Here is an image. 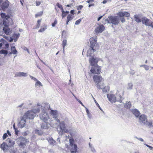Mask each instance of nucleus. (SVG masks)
<instances>
[{"label": "nucleus", "instance_id": "50", "mask_svg": "<svg viewBox=\"0 0 153 153\" xmlns=\"http://www.w3.org/2000/svg\"><path fill=\"white\" fill-rule=\"evenodd\" d=\"M10 153H16V151L14 149H12L10 151Z\"/></svg>", "mask_w": 153, "mask_h": 153}, {"label": "nucleus", "instance_id": "47", "mask_svg": "<svg viewBox=\"0 0 153 153\" xmlns=\"http://www.w3.org/2000/svg\"><path fill=\"white\" fill-rule=\"evenodd\" d=\"M92 98L95 102V103H96V105H97V106L98 107H100V105H99V104H98V103L96 101V100L95 99L94 97L93 96H92Z\"/></svg>", "mask_w": 153, "mask_h": 153}, {"label": "nucleus", "instance_id": "28", "mask_svg": "<svg viewBox=\"0 0 153 153\" xmlns=\"http://www.w3.org/2000/svg\"><path fill=\"white\" fill-rule=\"evenodd\" d=\"M47 29V25H43V27L41 28L38 31L39 32H43Z\"/></svg>", "mask_w": 153, "mask_h": 153}, {"label": "nucleus", "instance_id": "64", "mask_svg": "<svg viewBox=\"0 0 153 153\" xmlns=\"http://www.w3.org/2000/svg\"><path fill=\"white\" fill-rule=\"evenodd\" d=\"M149 26H151L153 28V23L152 22H151V25H150Z\"/></svg>", "mask_w": 153, "mask_h": 153}, {"label": "nucleus", "instance_id": "26", "mask_svg": "<svg viewBox=\"0 0 153 153\" xmlns=\"http://www.w3.org/2000/svg\"><path fill=\"white\" fill-rule=\"evenodd\" d=\"M73 18V16L72 15H71V14H69L67 16V21H66V24L67 25L68 24V22L71 20Z\"/></svg>", "mask_w": 153, "mask_h": 153}, {"label": "nucleus", "instance_id": "58", "mask_svg": "<svg viewBox=\"0 0 153 153\" xmlns=\"http://www.w3.org/2000/svg\"><path fill=\"white\" fill-rule=\"evenodd\" d=\"M31 78H32V79H33L35 81H36V82L38 81V80L37 79H36V78H34L33 77V76H31Z\"/></svg>", "mask_w": 153, "mask_h": 153}, {"label": "nucleus", "instance_id": "23", "mask_svg": "<svg viewBox=\"0 0 153 153\" xmlns=\"http://www.w3.org/2000/svg\"><path fill=\"white\" fill-rule=\"evenodd\" d=\"M9 6V1H6L2 3V7L3 9H5L8 7Z\"/></svg>", "mask_w": 153, "mask_h": 153}, {"label": "nucleus", "instance_id": "46", "mask_svg": "<svg viewBox=\"0 0 153 153\" xmlns=\"http://www.w3.org/2000/svg\"><path fill=\"white\" fill-rule=\"evenodd\" d=\"M56 5L60 9L63 7L62 5L59 4L58 2L56 3Z\"/></svg>", "mask_w": 153, "mask_h": 153}, {"label": "nucleus", "instance_id": "62", "mask_svg": "<svg viewBox=\"0 0 153 153\" xmlns=\"http://www.w3.org/2000/svg\"><path fill=\"white\" fill-rule=\"evenodd\" d=\"M102 16H101L100 17H99L98 18L97 21H100L101 19L102 18Z\"/></svg>", "mask_w": 153, "mask_h": 153}, {"label": "nucleus", "instance_id": "57", "mask_svg": "<svg viewBox=\"0 0 153 153\" xmlns=\"http://www.w3.org/2000/svg\"><path fill=\"white\" fill-rule=\"evenodd\" d=\"M85 108L86 109V112L87 114L88 113H90L88 109L86 107H85Z\"/></svg>", "mask_w": 153, "mask_h": 153}, {"label": "nucleus", "instance_id": "22", "mask_svg": "<svg viewBox=\"0 0 153 153\" xmlns=\"http://www.w3.org/2000/svg\"><path fill=\"white\" fill-rule=\"evenodd\" d=\"M132 112L137 118H138L139 116L140 113L136 109H133L132 110Z\"/></svg>", "mask_w": 153, "mask_h": 153}, {"label": "nucleus", "instance_id": "33", "mask_svg": "<svg viewBox=\"0 0 153 153\" xmlns=\"http://www.w3.org/2000/svg\"><path fill=\"white\" fill-rule=\"evenodd\" d=\"M35 134H38L39 135H41L42 134V132L39 130L36 129L34 131Z\"/></svg>", "mask_w": 153, "mask_h": 153}, {"label": "nucleus", "instance_id": "53", "mask_svg": "<svg viewBox=\"0 0 153 153\" xmlns=\"http://www.w3.org/2000/svg\"><path fill=\"white\" fill-rule=\"evenodd\" d=\"M94 1V0H89L86 1V2L88 3H90V2H93Z\"/></svg>", "mask_w": 153, "mask_h": 153}, {"label": "nucleus", "instance_id": "13", "mask_svg": "<svg viewBox=\"0 0 153 153\" xmlns=\"http://www.w3.org/2000/svg\"><path fill=\"white\" fill-rule=\"evenodd\" d=\"M26 119L23 116L21 118L19 123L18 124L19 127L21 128L24 127L25 125L26 122Z\"/></svg>", "mask_w": 153, "mask_h": 153}, {"label": "nucleus", "instance_id": "60", "mask_svg": "<svg viewBox=\"0 0 153 153\" xmlns=\"http://www.w3.org/2000/svg\"><path fill=\"white\" fill-rule=\"evenodd\" d=\"M57 141H58L59 143H60V138L59 137H58L57 138Z\"/></svg>", "mask_w": 153, "mask_h": 153}, {"label": "nucleus", "instance_id": "2", "mask_svg": "<svg viewBox=\"0 0 153 153\" xmlns=\"http://www.w3.org/2000/svg\"><path fill=\"white\" fill-rule=\"evenodd\" d=\"M89 61L91 65L93 67L95 65V67L97 69V71H95V68H91L90 70L91 73L92 74H100L101 70V67L99 66L97 64V63L99 61L98 58L92 56L89 58Z\"/></svg>", "mask_w": 153, "mask_h": 153}, {"label": "nucleus", "instance_id": "4", "mask_svg": "<svg viewBox=\"0 0 153 153\" xmlns=\"http://www.w3.org/2000/svg\"><path fill=\"white\" fill-rule=\"evenodd\" d=\"M97 41V37H92L90 39V48L87 53V56H91L92 54L96 51L94 47Z\"/></svg>", "mask_w": 153, "mask_h": 153}, {"label": "nucleus", "instance_id": "24", "mask_svg": "<svg viewBox=\"0 0 153 153\" xmlns=\"http://www.w3.org/2000/svg\"><path fill=\"white\" fill-rule=\"evenodd\" d=\"M70 134L72 136V133L71 132L70 133ZM69 141L70 143V144L71 146L73 145L74 144V140L73 138V137L71 136V137L69 139Z\"/></svg>", "mask_w": 153, "mask_h": 153}, {"label": "nucleus", "instance_id": "11", "mask_svg": "<svg viewBox=\"0 0 153 153\" xmlns=\"http://www.w3.org/2000/svg\"><path fill=\"white\" fill-rule=\"evenodd\" d=\"M50 113L51 115L53 116V118L57 122H59V120L57 118L58 115L57 114V111L56 110H51Z\"/></svg>", "mask_w": 153, "mask_h": 153}, {"label": "nucleus", "instance_id": "63", "mask_svg": "<svg viewBox=\"0 0 153 153\" xmlns=\"http://www.w3.org/2000/svg\"><path fill=\"white\" fill-rule=\"evenodd\" d=\"M15 131L16 134H18V131L17 130V129H15Z\"/></svg>", "mask_w": 153, "mask_h": 153}, {"label": "nucleus", "instance_id": "9", "mask_svg": "<svg viewBox=\"0 0 153 153\" xmlns=\"http://www.w3.org/2000/svg\"><path fill=\"white\" fill-rule=\"evenodd\" d=\"M59 127L60 130L59 132L61 135H62L63 132L67 133L68 132V130L66 128V125L65 122L63 121H61L59 123Z\"/></svg>", "mask_w": 153, "mask_h": 153}, {"label": "nucleus", "instance_id": "36", "mask_svg": "<svg viewBox=\"0 0 153 153\" xmlns=\"http://www.w3.org/2000/svg\"><path fill=\"white\" fill-rule=\"evenodd\" d=\"M18 76H27V74L24 72H20L18 74Z\"/></svg>", "mask_w": 153, "mask_h": 153}, {"label": "nucleus", "instance_id": "15", "mask_svg": "<svg viewBox=\"0 0 153 153\" xmlns=\"http://www.w3.org/2000/svg\"><path fill=\"white\" fill-rule=\"evenodd\" d=\"M142 22L146 25L149 26L151 25V22L146 18H143L142 19Z\"/></svg>", "mask_w": 153, "mask_h": 153}, {"label": "nucleus", "instance_id": "1", "mask_svg": "<svg viewBox=\"0 0 153 153\" xmlns=\"http://www.w3.org/2000/svg\"><path fill=\"white\" fill-rule=\"evenodd\" d=\"M1 16L2 18L5 19L3 22L4 25L3 30L5 34L9 35L11 33V30L9 27L10 25V20L11 21L12 20L10 18V16L9 15H6L5 13H1Z\"/></svg>", "mask_w": 153, "mask_h": 153}, {"label": "nucleus", "instance_id": "12", "mask_svg": "<svg viewBox=\"0 0 153 153\" xmlns=\"http://www.w3.org/2000/svg\"><path fill=\"white\" fill-rule=\"evenodd\" d=\"M105 29V27L102 25H100L96 28L95 31L97 33H101Z\"/></svg>", "mask_w": 153, "mask_h": 153}, {"label": "nucleus", "instance_id": "44", "mask_svg": "<svg viewBox=\"0 0 153 153\" xmlns=\"http://www.w3.org/2000/svg\"><path fill=\"white\" fill-rule=\"evenodd\" d=\"M83 7V6L82 5H79L77 7V10H79L82 9Z\"/></svg>", "mask_w": 153, "mask_h": 153}, {"label": "nucleus", "instance_id": "56", "mask_svg": "<svg viewBox=\"0 0 153 153\" xmlns=\"http://www.w3.org/2000/svg\"><path fill=\"white\" fill-rule=\"evenodd\" d=\"M66 33V31L64 30L62 31V36L64 34Z\"/></svg>", "mask_w": 153, "mask_h": 153}, {"label": "nucleus", "instance_id": "52", "mask_svg": "<svg viewBox=\"0 0 153 153\" xmlns=\"http://www.w3.org/2000/svg\"><path fill=\"white\" fill-rule=\"evenodd\" d=\"M36 5L38 6H39L41 4V2L39 1H36Z\"/></svg>", "mask_w": 153, "mask_h": 153}, {"label": "nucleus", "instance_id": "16", "mask_svg": "<svg viewBox=\"0 0 153 153\" xmlns=\"http://www.w3.org/2000/svg\"><path fill=\"white\" fill-rule=\"evenodd\" d=\"M1 148L4 152L7 151L8 150V148L9 147L8 146L7 143L3 142L0 146Z\"/></svg>", "mask_w": 153, "mask_h": 153}, {"label": "nucleus", "instance_id": "3", "mask_svg": "<svg viewBox=\"0 0 153 153\" xmlns=\"http://www.w3.org/2000/svg\"><path fill=\"white\" fill-rule=\"evenodd\" d=\"M41 107L42 112L39 114V117L41 120L45 122L49 118L46 111L47 110L50 109V105L48 104H43Z\"/></svg>", "mask_w": 153, "mask_h": 153}, {"label": "nucleus", "instance_id": "19", "mask_svg": "<svg viewBox=\"0 0 153 153\" xmlns=\"http://www.w3.org/2000/svg\"><path fill=\"white\" fill-rule=\"evenodd\" d=\"M118 15L120 17H123L125 16L126 17H129L130 16V14L128 12H119L118 13Z\"/></svg>", "mask_w": 153, "mask_h": 153}, {"label": "nucleus", "instance_id": "38", "mask_svg": "<svg viewBox=\"0 0 153 153\" xmlns=\"http://www.w3.org/2000/svg\"><path fill=\"white\" fill-rule=\"evenodd\" d=\"M41 86H42L41 83L38 80L37 81L35 84V86L36 87L37 86H39V87Z\"/></svg>", "mask_w": 153, "mask_h": 153}, {"label": "nucleus", "instance_id": "25", "mask_svg": "<svg viewBox=\"0 0 153 153\" xmlns=\"http://www.w3.org/2000/svg\"><path fill=\"white\" fill-rule=\"evenodd\" d=\"M11 52L10 53V54H16L17 51L16 49L15 46H12L11 48Z\"/></svg>", "mask_w": 153, "mask_h": 153}, {"label": "nucleus", "instance_id": "8", "mask_svg": "<svg viewBox=\"0 0 153 153\" xmlns=\"http://www.w3.org/2000/svg\"><path fill=\"white\" fill-rule=\"evenodd\" d=\"M109 100L111 102H115L116 101L120 102H122L124 98L122 96H117L116 98L115 96H107Z\"/></svg>", "mask_w": 153, "mask_h": 153}, {"label": "nucleus", "instance_id": "49", "mask_svg": "<svg viewBox=\"0 0 153 153\" xmlns=\"http://www.w3.org/2000/svg\"><path fill=\"white\" fill-rule=\"evenodd\" d=\"M29 131H26L25 132H24L22 133V135L23 136H25L27 135Z\"/></svg>", "mask_w": 153, "mask_h": 153}, {"label": "nucleus", "instance_id": "18", "mask_svg": "<svg viewBox=\"0 0 153 153\" xmlns=\"http://www.w3.org/2000/svg\"><path fill=\"white\" fill-rule=\"evenodd\" d=\"M51 126V124L48 122H45V123L41 124V127L42 128L47 129Z\"/></svg>", "mask_w": 153, "mask_h": 153}, {"label": "nucleus", "instance_id": "29", "mask_svg": "<svg viewBox=\"0 0 153 153\" xmlns=\"http://www.w3.org/2000/svg\"><path fill=\"white\" fill-rule=\"evenodd\" d=\"M42 19H39L37 21V23L36 25V27L35 28V29H38L39 28L40 26V23L41 22Z\"/></svg>", "mask_w": 153, "mask_h": 153}, {"label": "nucleus", "instance_id": "34", "mask_svg": "<svg viewBox=\"0 0 153 153\" xmlns=\"http://www.w3.org/2000/svg\"><path fill=\"white\" fill-rule=\"evenodd\" d=\"M67 41L66 39H64V40L62 41V47L63 50H64L65 48V46L67 45Z\"/></svg>", "mask_w": 153, "mask_h": 153}, {"label": "nucleus", "instance_id": "20", "mask_svg": "<svg viewBox=\"0 0 153 153\" xmlns=\"http://www.w3.org/2000/svg\"><path fill=\"white\" fill-rule=\"evenodd\" d=\"M49 143L52 146H54L56 144V141L52 137H49L47 138Z\"/></svg>", "mask_w": 153, "mask_h": 153}, {"label": "nucleus", "instance_id": "37", "mask_svg": "<svg viewBox=\"0 0 153 153\" xmlns=\"http://www.w3.org/2000/svg\"><path fill=\"white\" fill-rule=\"evenodd\" d=\"M135 21L137 22H140L141 21V20L140 19L139 17L136 16L135 17Z\"/></svg>", "mask_w": 153, "mask_h": 153}, {"label": "nucleus", "instance_id": "41", "mask_svg": "<svg viewBox=\"0 0 153 153\" xmlns=\"http://www.w3.org/2000/svg\"><path fill=\"white\" fill-rule=\"evenodd\" d=\"M140 66L143 67L146 70H148L149 69V67L146 65H143L141 66Z\"/></svg>", "mask_w": 153, "mask_h": 153}, {"label": "nucleus", "instance_id": "27", "mask_svg": "<svg viewBox=\"0 0 153 153\" xmlns=\"http://www.w3.org/2000/svg\"><path fill=\"white\" fill-rule=\"evenodd\" d=\"M110 90V87L108 86H105L102 89L103 93H106Z\"/></svg>", "mask_w": 153, "mask_h": 153}, {"label": "nucleus", "instance_id": "7", "mask_svg": "<svg viewBox=\"0 0 153 153\" xmlns=\"http://www.w3.org/2000/svg\"><path fill=\"white\" fill-rule=\"evenodd\" d=\"M26 142L27 139L22 137H20L17 139V143L21 148H25Z\"/></svg>", "mask_w": 153, "mask_h": 153}, {"label": "nucleus", "instance_id": "39", "mask_svg": "<svg viewBox=\"0 0 153 153\" xmlns=\"http://www.w3.org/2000/svg\"><path fill=\"white\" fill-rule=\"evenodd\" d=\"M0 53L1 54H7V51L6 50H2L0 51Z\"/></svg>", "mask_w": 153, "mask_h": 153}, {"label": "nucleus", "instance_id": "61", "mask_svg": "<svg viewBox=\"0 0 153 153\" xmlns=\"http://www.w3.org/2000/svg\"><path fill=\"white\" fill-rule=\"evenodd\" d=\"M24 1V0H20V2L22 6H23V2Z\"/></svg>", "mask_w": 153, "mask_h": 153}, {"label": "nucleus", "instance_id": "40", "mask_svg": "<svg viewBox=\"0 0 153 153\" xmlns=\"http://www.w3.org/2000/svg\"><path fill=\"white\" fill-rule=\"evenodd\" d=\"M57 21L56 19H55L54 20V22L52 23L51 25L53 27H54L57 24Z\"/></svg>", "mask_w": 153, "mask_h": 153}, {"label": "nucleus", "instance_id": "59", "mask_svg": "<svg viewBox=\"0 0 153 153\" xmlns=\"http://www.w3.org/2000/svg\"><path fill=\"white\" fill-rule=\"evenodd\" d=\"M75 98L78 101V102L80 103H82V102L80 101L78 99H77L76 97V96H74Z\"/></svg>", "mask_w": 153, "mask_h": 153}, {"label": "nucleus", "instance_id": "43", "mask_svg": "<svg viewBox=\"0 0 153 153\" xmlns=\"http://www.w3.org/2000/svg\"><path fill=\"white\" fill-rule=\"evenodd\" d=\"M144 145H146V146L148 147L150 149V150H152V149H153V147L151 146L146 144V143H144Z\"/></svg>", "mask_w": 153, "mask_h": 153}, {"label": "nucleus", "instance_id": "5", "mask_svg": "<svg viewBox=\"0 0 153 153\" xmlns=\"http://www.w3.org/2000/svg\"><path fill=\"white\" fill-rule=\"evenodd\" d=\"M39 111V108L33 109L31 111H27L24 115V117L26 119H32L34 117L35 114Z\"/></svg>", "mask_w": 153, "mask_h": 153}, {"label": "nucleus", "instance_id": "14", "mask_svg": "<svg viewBox=\"0 0 153 153\" xmlns=\"http://www.w3.org/2000/svg\"><path fill=\"white\" fill-rule=\"evenodd\" d=\"M109 21L111 23L114 25H117L119 23V20L117 16L111 17Z\"/></svg>", "mask_w": 153, "mask_h": 153}, {"label": "nucleus", "instance_id": "32", "mask_svg": "<svg viewBox=\"0 0 153 153\" xmlns=\"http://www.w3.org/2000/svg\"><path fill=\"white\" fill-rule=\"evenodd\" d=\"M131 105V103L130 102H126L125 105V107L126 108H130Z\"/></svg>", "mask_w": 153, "mask_h": 153}, {"label": "nucleus", "instance_id": "6", "mask_svg": "<svg viewBox=\"0 0 153 153\" xmlns=\"http://www.w3.org/2000/svg\"><path fill=\"white\" fill-rule=\"evenodd\" d=\"M94 81L97 84V86L98 88L101 89L104 85V83L102 84V86L99 85V83L104 81V79L101 75H94L93 76Z\"/></svg>", "mask_w": 153, "mask_h": 153}, {"label": "nucleus", "instance_id": "31", "mask_svg": "<svg viewBox=\"0 0 153 153\" xmlns=\"http://www.w3.org/2000/svg\"><path fill=\"white\" fill-rule=\"evenodd\" d=\"M43 14V11H41L40 12H39L36 14L35 15V16L36 18H38L40 17H41L42 16Z\"/></svg>", "mask_w": 153, "mask_h": 153}, {"label": "nucleus", "instance_id": "10", "mask_svg": "<svg viewBox=\"0 0 153 153\" xmlns=\"http://www.w3.org/2000/svg\"><path fill=\"white\" fill-rule=\"evenodd\" d=\"M138 121L140 124H147L148 120L147 117L144 114H142L140 116L138 117Z\"/></svg>", "mask_w": 153, "mask_h": 153}, {"label": "nucleus", "instance_id": "21", "mask_svg": "<svg viewBox=\"0 0 153 153\" xmlns=\"http://www.w3.org/2000/svg\"><path fill=\"white\" fill-rule=\"evenodd\" d=\"M71 153H76L77 150V146L76 144L71 146Z\"/></svg>", "mask_w": 153, "mask_h": 153}, {"label": "nucleus", "instance_id": "54", "mask_svg": "<svg viewBox=\"0 0 153 153\" xmlns=\"http://www.w3.org/2000/svg\"><path fill=\"white\" fill-rule=\"evenodd\" d=\"M87 115H88V117L89 118L91 119V114L90 113H89L87 114Z\"/></svg>", "mask_w": 153, "mask_h": 153}, {"label": "nucleus", "instance_id": "55", "mask_svg": "<svg viewBox=\"0 0 153 153\" xmlns=\"http://www.w3.org/2000/svg\"><path fill=\"white\" fill-rule=\"evenodd\" d=\"M120 21H121V22L123 23L124 22H125V20L124 18H122L121 19Z\"/></svg>", "mask_w": 153, "mask_h": 153}, {"label": "nucleus", "instance_id": "35", "mask_svg": "<svg viewBox=\"0 0 153 153\" xmlns=\"http://www.w3.org/2000/svg\"><path fill=\"white\" fill-rule=\"evenodd\" d=\"M69 13V12L67 11H66L65 12L62 13V18H64L66 16L67 14L68 13Z\"/></svg>", "mask_w": 153, "mask_h": 153}, {"label": "nucleus", "instance_id": "51", "mask_svg": "<svg viewBox=\"0 0 153 153\" xmlns=\"http://www.w3.org/2000/svg\"><path fill=\"white\" fill-rule=\"evenodd\" d=\"M135 138L143 142L144 141L143 139L141 138H138L137 137H136Z\"/></svg>", "mask_w": 153, "mask_h": 153}, {"label": "nucleus", "instance_id": "48", "mask_svg": "<svg viewBox=\"0 0 153 153\" xmlns=\"http://www.w3.org/2000/svg\"><path fill=\"white\" fill-rule=\"evenodd\" d=\"M8 136V135L6 133H4L3 136V140L5 139Z\"/></svg>", "mask_w": 153, "mask_h": 153}, {"label": "nucleus", "instance_id": "45", "mask_svg": "<svg viewBox=\"0 0 153 153\" xmlns=\"http://www.w3.org/2000/svg\"><path fill=\"white\" fill-rule=\"evenodd\" d=\"M81 19H80L76 20L75 22V24L76 25L79 24L81 22Z\"/></svg>", "mask_w": 153, "mask_h": 153}, {"label": "nucleus", "instance_id": "17", "mask_svg": "<svg viewBox=\"0 0 153 153\" xmlns=\"http://www.w3.org/2000/svg\"><path fill=\"white\" fill-rule=\"evenodd\" d=\"M6 142V143H7L8 146L10 147H13L15 144L14 141L9 138L7 139Z\"/></svg>", "mask_w": 153, "mask_h": 153}, {"label": "nucleus", "instance_id": "42", "mask_svg": "<svg viewBox=\"0 0 153 153\" xmlns=\"http://www.w3.org/2000/svg\"><path fill=\"white\" fill-rule=\"evenodd\" d=\"M133 85L131 83H129L128 84V88L129 89H131L132 88Z\"/></svg>", "mask_w": 153, "mask_h": 153}, {"label": "nucleus", "instance_id": "30", "mask_svg": "<svg viewBox=\"0 0 153 153\" xmlns=\"http://www.w3.org/2000/svg\"><path fill=\"white\" fill-rule=\"evenodd\" d=\"M89 145L91 151L94 153L96 152V151L93 145H91L90 143H89Z\"/></svg>", "mask_w": 153, "mask_h": 153}]
</instances>
